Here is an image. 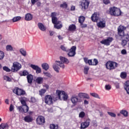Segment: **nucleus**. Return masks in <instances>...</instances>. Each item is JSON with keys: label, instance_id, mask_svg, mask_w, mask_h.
Here are the masks:
<instances>
[{"label": "nucleus", "instance_id": "1", "mask_svg": "<svg viewBox=\"0 0 129 129\" xmlns=\"http://www.w3.org/2000/svg\"><path fill=\"white\" fill-rule=\"evenodd\" d=\"M60 61H55L54 64L53 65V68L56 72L57 73H59V70H60V68L62 69H64L65 68V65L64 64V63L65 64H69V60H68L67 58L63 56L60 57ZM58 66H59L60 68H59Z\"/></svg>", "mask_w": 129, "mask_h": 129}, {"label": "nucleus", "instance_id": "2", "mask_svg": "<svg viewBox=\"0 0 129 129\" xmlns=\"http://www.w3.org/2000/svg\"><path fill=\"white\" fill-rule=\"evenodd\" d=\"M109 14L111 16H114V17H118L121 15V11L120 9L115 7H111L109 9Z\"/></svg>", "mask_w": 129, "mask_h": 129}, {"label": "nucleus", "instance_id": "3", "mask_svg": "<svg viewBox=\"0 0 129 129\" xmlns=\"http://www.w3.org/2000/svg\"><path fill=\"white\" fill-rule=\"evenodd\" d=\"M107 70H113L117 67V63L111 61H107L105 64Z\"/></svg>", "mask_w": 129, "mask_h": 129}, {"label": "nucleus", "instance_id": "4", "mask_svg": "<svg viewBox=\"0 0 129 129\" xmlns=\"http://www.w3.org/2000/svg\"><path fill=\"white\" fill-rule=\"evenodd\" d=\"M52 23L54 24V27L55 29H57V30H59L63 27L61 22L58 21L57 17H53V18H52Z\"/></svg>", "mask_w": 129, "mask_h": 129}, {"label": "nucleus", "instance_id": "5", "mask_svg": "<svg viewBox=\"0 0 129 129\" xmlns=\"http://www.w3.org/2000/svg\"><path fill=\"white\" fill-rule=\"evenodd\" d=\"M80 4L82 11H86L89 7L90 2L88 0H82Z\"/></svg>", "mask_w": 129, "mask_h": 129}, {"label": "nucleus", "instance_id": "6", "mask_svg": "<svg viewBox=\"0 0 129 129\" xmlns=\"http://www.w3.org/2000/svg\"><path fill=\"white\" fill-rule=\"evenodd\" d=\"M22 68V64L18 62H15L13 64L11 71L12 72H18Z\"/></svg>", "mask_w": 129, "mask_h": 129}, {"label": "nucleus", "instance_id": "7", "mask_svg": "<svg viewBox=\"0 0 129 129\" xmlns=\"http://www.w3.org/2000/svg\"><path fill=\"white\" fill-rule=\"evenodd\" d=\"M121 45L122 47H124V46H126V44H127V41H129V35L125 34V35L121 36Z\"/></svg>", "mask_w": 129, "mask_h": 129}, {"label": "nucleus", "instance_id": "8", "mask_svg": "<svg viewBox=\"0 0 129 129\" xmlns=\"http://www.w3.org/2000/svg\"><path fill=\"white\" fill-rule=\"evenodd\" d=\"M68 55L69 57H74L76 55V46H73L71 49H69Z\"/></svg>", "mask_w": 129, "mask_h": 129}, {"label": "nucleus", "instance_id": "9", "mask_svg": "<svg viewBox=\"0 0 129 129\" xmlns=\"http://www.w3.org/2000/svg\"><path fill=\"white\" fill-rule=\"evenodd\" d=\"M26 101H28V99L26 97L21 98L20 99V102L21 104L22 105L21 106H24V108H26L27 110H24L25 112L28 111L29 110V106L27 105V103H26Z\"/></svg>", "mask_w": 129, "mask_h": 129}, {"label": "nucleus", "instance_id": "10", "mask_svg": "<svg viewBox=\"0 0 129 129\" xmlns=\"http://www.w3.org/2000/svg\"><path fill=\"white\" fill-rule=\"evenodd\" d=\"M56 94L60 96L61 100L63 99V100H67L68 98V96L67 95V94H66V93H65L63 91H61L59 90H56Z\"/></svg>", "mask_w": 129, "mask_h": 129}, {"label": "nucleus", "instance_id": "11", "mask_svg": "<svg viewBox=\"0 0 129 129\" xmlns=\"http://www.w3.org/2000/svg\"><path fill=\"white\" fill-rule=\"evenodd\" d=\"M71 101H72L74 105H76V104H77V102H82V99L78 98L77 96L74 95L72 96L71 98Z\"/></svg>", "mask_w": 129, "mask_h": 129}, {"label": "nucleus", "instance_id": "12", "mask_svg": "<svg viewBox=\"0 0 129 129\" xmlns=\"http://www.w3.org/2000/svg\"><path fill=\"white\" fill-rule=\"evenodd\" d=\"M45 102L49 105L53 104V97L50 95H47L44 98Z\"/></svg>", "mask_w": 129, "mask_h": 129}, {"label": "nucleus", "instance_id": "13", "mask_svg": "<svg viewBox=\"0 0 129 129\" xmlns=\"http://www.w3.org/2000/svg\"><path fill=\"white\" fill-rule=\"evenodd\" d=\"M125 29H126V27L120 25L117 28L118 35H119V36L120 37L125 36V35H124V30H125Z\"/></svg>", "mask_w": 129, "mask_h": 129}, {"label": "nucleus", "instance_id": "14", "mask_svg": "<svg viewBox=\"0 0 129 129\" xmlns=\"http://www.w3.org/2000/svg\"><path fill=\"white\" fill-rule=\"evenodd\" d=\"M112 41H113V38H112V37H108L107 39L101 41L100 43L101 44H103L105 46H109Z\"/></svg>", "mask_w": 129, "mask_h": 129}, {"label": "nucleus", "instance_id": "15", "mask_svg": "<svg viewBox=\"0 0 129 129\" xmlns=\"http://www.w3.org/2000/svg\"><path fill=\"white\" fill-rule=\"evenodd\" d=\"M13 92L14 93H15V94H17V95H24V94H26V92H25L24 90H22L19 88H16L14 89L13 90Z\"/></svg>", "mask_w": 129, "mask_h": 129}, {"label": "nucleus", "instance_id": "16", "mask_svg": "<svg viewBox=\"0 0 129 129\" xmlns=\"http://www.w3.org/2000/svg\"><path fill=\"white\" fill-rule=\"evenodd\" d=\"M31 68H32L33 70L36 71V74H40L42 72V69L39 66H37L36 64H31L30 65Z\"/></svg>", "mask_w": 129, "mask_h": 129}, {"label": "nucleus", "instance_id": "17", "mask_svg": "<svg viewBox=\"0 0 129 129\" xmlns=\"http://www.w3.org/2000/svg\"><path fill=\"white\" fill-rule=\"evenodd\" d=\"M90 124V120H86L85 122L81 123V129L87 128Z\"/></svg>", "mask_w": 129, "mask_h": 129}, {"label": "nucleus", "instance_id": "18", "mask_svg": "<svg viewBox=\"0 0 129 129\" xmlns=\"http://www.w3.org/2000/svg\"><path fill=\"white\" fill-rule=\"evenodd\" d=\"M36 122L37 124L45 123V118L42 116H38L36 119Z\"/></svg>", "mask_w": 129, "mask_h": 129}, {"label": "nucleus", "instance_id": "19", "mask_svg": "<svg viewBox=\"0 0 129 129\" xmlns=\"http://www.w3.org/2000/svg\"><path fill=\"white\" fill-rule=\"evenodd\" d=\"M17 108V110L19 111L20 113H27L29 111V110H27L26 112H25L24 110H27V108H25L24 106H18L16 107Z\"/></svg>", "mask_w": 129, "mask_h": 129}, {"label": "nucleus", "instance_id": "20", "mask_svg": "<svg viewBox=\"0 0 129 129\" xmlns=\"http://www.w3.org/2000/svg\"><path fill=\"white\" fill-rule=\"evenodd\" d=\"M99 19V14L97 13H94L91 17V20L93 22H97Z\"/></svg>", "mask_w": 129, "mask_h": 129}, {"label": "nucleus", "instance_id": "21", "mask_svg": "<svg viewBox=\"0 0 129 129\" xmlns=\"http://www.w3.org/2000/svg\"><path fill=\"white\" fill-rule=\"evenodd\" d=\"M60 99V100H62V98H61V96L58 95L57 94V91H56V94L55 95H54L52 96V101H57V100Z\"/></svg>", "mask_w": 129, "mask_h": 129}, {"label": "nucleus", "instance_id": "22", "mask_svg": "<svg viewBox=\"0 0 129 129\" xmlns=\"http://www.w3.org/2000/svg\"><path fill=\"white\" fill-rule=\"evenodd\" d=\"M25 21H32L33 20V15L30 13H27L25 15Z\"/></svg>", "mask_w": 129, "mask_h": 129}, {"label": "nucleus", "instance_id": "23", "mask_svg": "<svg viewBox=\"0 0 129 129\" xmlns=\"http://www.w3.org/2000/svg\"><path fill=\"white\" fill-rule=\"evenodd\" d=\"M24 120L26 122H32L33 121V117L30 115L26 116L24 117Z\"/></svg>", "mask_w": 129, "mask_h": 129}, {"label": "nucleus", "instance_id": "24", "mask_svg": "<svg viewBox=\"0 0 129 129\" xmlns=\"http://www.w3.org/2000/svg\"><path fill=\"white\" fill-rule=\"evenodd\" d=\"M9 126L8 123H2L0 124V129H9Z\"/></svg>", "mask_w": 129, "mask_h": 129}, {"label": "nucleus", "instance_id": "25", "mask_svg": "<svg viewBox=\"0 0 129 129\" xmlns=\"http://www.w3.org/2000/svg\"><path fill=\"white\" fill-rule=\"evenodd\" d=\"M38 26L39 29H40L41 31H42V32H44V31H46V30L45 26H44L41 23H38Z\"/></svg>", "mask_w": 129, "mask_h": 129}, {"label": "nucleus", "instance_id": "26", "mask_svg": "<svg viewBox=\"0 0 129 129\" xmlns=\"http://www.w3.org/2000/svg\"><path fill=\"white\" fill-rule=\"evenodd\" d=\"M19 74L20 76H27V75H29V72L28 71H21L19 72Z\"/></svg>", "mask_w": 129, "mask_h": 129}, {"label": "nucleus", "instance_id": "27", "mask_svg": "<svg viewBox=\"0 0 129 129\" xmlns=\"http://www.w3.org/2000/svg\"><path fill=\"white\" fill-rule=\"evenodd\" d=\"M60 48L62 51H63V52H66L67 53L69 52V49L64 45H60Z\"/></svg>", "mask_w": 129, "mask_h": 129}, {"label": "nucleus", "instance_id": "28", "mask_svg": "<svg viewBox=\"0 0 129 129\" xmlns=\"http://www.w3.org/2000/svg\"><path fill=\"white\" fill-rule=\"evenodd\" d=\"M27 81L28 83H32L33 82V75L29 74L27 76Z\"/></svg>", "mask_w": 129, "mask_h": 129}, {"label": "nucleus", "instance_id": "29", "mask_svg": "<svg viewBox=\"0 0 129 129\" xmlns=\"http://www.w3.org/2000/svg\"><path fill=\"white\" fill-rule=\"evenodd\" d=\"M43 81L44 79L41 77H39L36 79V81L38 84H42Z\"/></svg>", "mask_w": 129, "mask_h": 129}, {"label": "nucleus", "instance_id": "30", "mask_svg": "<svg viewBox=\"0 0 129 129\" xmlns=\"http://www.w3.org/2000/svg\"><path fill=\"white\" fill-rule=\"evenodd\" d=\"M19 52L21 53L22 56H24V57H26V56H27V51H26V49L24 48H21L19 50Z\"/></svg>", "mask_w": 129, "mask_h": 129}, {"label": "nucleus", "instance_id": "31", "mask_svg": "<svg viewBox=\"0 0 129 129\" xmlns=\"http://www.w3.org/2000/svg\"><path fill=\"white\" fill-rule=\"evenodd\" d=\"M97 25L99 28H104L105 27V22L104 21H100Z\"/></svg>", "mask_w": 129, "mask_h": 129}, {"label": "nucleus", "instance_id": "32", "mask_svg": "<svg viewBox=\"0 0 129 129\" xmlns=\"http://www.w3.org/2000/svg\"><path fill=\"white\" fill-rule=\"evenodd\" d=\"M42 69L45 71H47L49 69V64L47 63H42L41 65Z\"/></svg>", "mask_w": 129, "mask_h": 129}, {"label": "nucleus", "instance_id": "33", "mask_svg": "<svg viewBox=\"0 0 129 129\" xmlns=\"http://www.w3.org/2000/svg\"><path fill=\"white\" fill-rule=\"evenodd\" d=\"M6 50L8 52H13L14 51V48L11 45H8L6 46Z\"/></svg>", "mask_w": 129, "mask_h": 129}, {"label": "nucleus", "instance_id": "34", "mask_svg": "<svg viewBox=\"0 0 129 129\" xmlns=\"http://www.w3.org/2000/svg\"><path fill=\"white\" fill-rule=\"evenodd\" d=\"M76 30V26L74 24H72L69 27V31H75Z\"/></svg>", "mask_w": 129, "mask_h": 129}, {"label": "nucleus", "instance_id": "35", "mask_svg": "<svg viewBox=\"0 0 129 129\" xmlns=\"http://www.w3.org/2000/svg\"><path fill=\"white\" fill-rule=\"evenodd\" d=\"M85 115H86L85 112L81 111L79 114V117L80 118H84V117H85Z\"/></svg>", "mask_w": 129, "mask_h": 129}, {"label": "nucleus", "instance_id": "36", "mask_svg": "<svg viewBox=\"0 0 129 129\" xmlns=\"http://www.w3.org/2000/svg\"><path fill=\"white\" fill-rule=\"evenodd\" d=\"M120 113H121V114H123V115L125 117H126V116H127V115L128 114V113L127 112V111L126 110H121L120 111Z\"/></svg>", "mask_w": 129, "mask_h": 129}, {"label": "nucleus", "instance_id": "37", "mask_svg": "<svg viewBox=\"0 0 129 129\" xmlns=\"http://www.w3.org/2000/svg\"><path fill=\"white\" fill-rule=\"evenodd\" d=\"M85 21V17L84 16H81L79 18V22L80 24H83L84 21Z\"/></svg>", "mask_w": 129, "mask_h": 129}, {"label": "nucleus", "instance_id": "38", "mask_svg": "<svg viewBox=\"0 0 129 129\" xmlns=\"http://www.w3.org/2000/svg\"><path fill=\"white\" fill-rule=\"evenodd\" d=\"M90 95L93 96V97H95V98H98L99 99H100V97H99V95L97 94L96 93H91Z\"/></svg>", "mask_w": 129, "mask_h": 129}, {"label": "nucleus", "instance_id": "39", "mask_svg": "<svg viewBox=\"0 0 129 129\" xmlns=\"http://www.w3.org/2000/svg\"><path fill=\"white\" fill-rule=\"evenodd\" d=\"M4 58H5V52L0 50V60H4Z\"/></svg>", "mask_w": 129, "mask_h": 129}, {"label": "nucleus", "instance_id": "40", "mask_svg": "<svg viewBox=\"0 0 129 129\" xmlns=\"http://www.w3.org/2000/svg\"><path fill=\"white\" fill-rule=\"evenodd\" d=\"M44 76L47 77V78H51L52 75L48 72H43Z\"/></svg>", "mask_w": 129, "mask_h": 129}, {"label": "nucleus", "instance_id": "41", "mask_svg": "<svg viewBox=\"0 0 129 129\" xmlns=\"http://www.w3.org/2000/svg\"><path fill=\"white\" fill-rule=\"evenodd\" d=\"M20 20H21V17L17 16V17H14L13 19H12V21L15 23L16 22H18V21H20Z\"/></svg>", "mask_w": 129, "mask_h": 129}, {"label": "nucleus", "instance_id": "42", "mask_svg": "<svg viewBox=\"0 0 129 129\" xmlns=\"http://www.w3.org/2000/svg\"><path fill=\"white\" fill-rule=\"evenodd\" d=\"M89 71V67L85 66L84 70V74H88V71Z\"/></svg>", "mask_w": 129, "mask_h": 129}, {"label": "nucleus", "instance_id": "43", "mask_svg": "<svg viewBox=\"0 0 129 129\" xmlns=\"http://www.w3.org/2000/svg\"><path fill=\"white\" fill-rule=\"evenodd\" d=\"M46 93V90L45 89H42L40 90H39V94L40 95H43V94H45Z\"/></svg>", "mask_w": 129, "mask_h": 129}, {"label": "nucleus", "instance_id": "44", "mask_svg": "<svg viewBox=\"0 0 129 129\" xmlns=\"http://www.w3.org/2000/svg\"><path fill=\"white\" fill-rule=\"evenodd\" d=\"M3 78L4 80H6V81H8L9 82H10V81H12V79H11L8 76H5Z\"/></svg>", "mask_w": 129, "mask_h": 129}, {"label": "nucleus", "instance_id": "45", "mask_svg": "<svg viewBox=\"0 0 129 129\" xmlns=\"http://www.w3.org/2000/svg\"><path fill=\"white\" fill-rule=\"evenodd\" d=\"M9 110L11 112H12V111H14V110H15V106H14L12 104L10 106Z\"/></svg>", "mask_w": 129, "mask_h": 129}, {"label": "nucleus", "instance_id": "46", "mask_svg": "<svg viewBox=\"0 0 129 129\" xmlns=\"http://www.w3.org/2000/svg\"><path fill=\"white\" fill-rule=\"evenodd\" d=\"M124 89H126V88H129V81H127L124 83Z\"/></svg>", "mask_w": 129, "mask_h": 129}, {"label": "nucleus", "instance_id": "47", "mask_svg": "<svg viewBox=\"0 0 129 129\" xmlns=\"http://www.w3.org/2000/svg\"><path fill=\"white\" fill-rule=\"evenodd\" d=\"M50 128L51 129H57V128H58V126H56L55 124H51L50 125Z\"/></svg>", "mask_w": 129, "mask_h": 129}, {"label": "nucleus", "instance_id": "48", "mask_svg": "<svg viewBox=\"0 0 129 129\" xmlns=\"http://www.w3.org/2000/svg\"><path fill=\"white\" fill-rule=\"evenodd\" d=\"M120 77L123 79L125 78L126 77V73L122 72L120 74Z\"/></svg>", "mask_w": 129, "mask_h": 129}, {"label": "nucleus", "instance_id": "49", "mask_svg": "<svg viewBox=\"0 0 129 129\" xmlns=\"http://www.w3.org/2000/svg\"><path fill=\"white\" fill-rule=\"evenodd\" d=\"M67 4L66 3H63L60 5V8H63V9H67Z\"/></svg>", "mask_w": 129, "mask_h": 129}, {"label": "nucleus", "instance_id": "50", "mask_svg": "<svg viewBox=\"0 0 129 129\" xmlns=\"http://www.w3.org/2000/svg\"><path fill=\"white\" fill-rule=\"evenodd\" d=\"M3 70L6 71V72H11V69H10L8 67H3Z\"/></svg>", "mask_w": 129, "mask_h": 129}, {"label": "nucleus", "instance_id": "51", "mask_svg": "<svg viewBox=\"0 0 129 129\" xmlns=\"http://www.w3.org/2000/svg\"><path fill=\"white\" fill-rule=\"evenodd\" d=\"M108 114L110 115V116H112V117H115L116 116V115L114 113L108 112Z\"/></svg>", "mask_w": 129, "mask_h": 129}, {"label": "nucleus", "instance_id": "52", "mask_svg": "<svg viewBox=\"0 0 129 129\" xmlns=\"http://www.w3.org/2000/svg\"><path fill=\"white\" fill-rule=\"evenodd\" d=\"M105 88L106 90H110L111 89V86L109 85H106L105 86Z\"/></svg>", "mask_w": 129, "mask_h": 129}, {"label": "nucleus", "instance_id": "53", "mask_svg": "<svg viewBox=\"0 0 129 129\" xmlns=\"http://www.w3.org/2000/svg\"><path fill=\"white\" fill-rule=\"evenodd\" d=\"M98 64V60H97L96 59H94L93 61V65L96 66Z\"/></svg>", "mask_w": 129, "mask_h": 129}, {"label": "nucleus", "instance_id": "54", "mask_svg": "<svg viewBox=\"0 0 129 129\" xmlns=\"http://www.w3.org/2000/svg\"><path fill=\"white\" fill-rule=\"evenodd\" d=\"M78 96L80 98V99H81V98H84V93H79L78 94Z\"/></svg>", "mask_w": 129, "mask_h": 129}, {"label": "nucleus", "instance_id": "55", "mask_svg": "<svg viewBox=\"0 0 129 129\" xmlns=\"http://www.w3.org/2000/svg\"><path fill=\"white\" fill-rule=\"evenodd\" d=\"M83 98H86V99H89V98H90V97H89V95H88V94L84 93Z\"/></svg>", "mask_w": 129, "mask_h": 129}, {"label": "nucleus", "instance_id": "56", "mask_svg": "<svg viewBox=\"0 0 129 129\" xmlns=\"http://www.w3.org/2000/svg\"><path fill=\"white\" fill-rule=\"evenodd\" d=\"M121 54H122V55H126V50L125 49H122L121 51Z\"/></svg>", "mask_w": 129, "mask_h": 129}, {"label": "nucleus", "instance_id": "57", "mask_svg": "<svg viewBox=\"0 0 129 129\" xmlns=\"http://www.w3.org/2000/svg\"><path fill=\"white\" fill-rule=\"evenodd\" d=\"M103 3L105 5H108V4H110V1L109 0H103Z\"/></svg>", "mask_w": 129, "mask_h": 129}, {"label": "nucleus", "instance_id": "58", "mask_svg": "<svg viewBox=\"0 0 129 129\" xmlns=\"http://www.w3.org/2000/svg\"><path fill=\"white\" fill-rule=\"evenodd\" d=\"M56 15H57V13H56L55 12L52 13L51 15L52 19H53V18H56Z\"/></svg>", "mask_w": 129, "mask_h": 129}, {"label": "nucleus", "instance_id": "59", "mask_svg": "<svg viewBox=\"0 0 129 129\" xmlns=\"http://www.w3.org/2000/svg\"><path fill=\"white\" fill-rule=\"evenodd\" d=\"M81 28H84L87 27V25L83 23H81Z\"/></svg>", "mask_w": 129, "mask_h": 129}, {"label": "nucleus", "instance_id": "60", "mask_svg": "<svg viewBox=\"0 0 129 129\" xmlns=\"http://www.w3.org/2000/svg\"><path fill=\"white\" fill-rule=\"evenodd\" d=\"M84 60L86 64H88V61L89 60H88V58L85 57L84 58Z\"/></svg>", "mask_w": 129, "mask_h": 129}, {"label": "nucleus", "instance_id": "61", "mask_svg": "<svg viewBox=\"0 0 129 129\" xmlns=\"http://www.w3.org/2000/svg\"><path fill=\"white\" fill-rule=\"evenodd\" d=\"M88 64H89V65H93L92 60H91V59L89 60Z\"/></svg>", "mask_w": 129, "mask_h": 129}, {"label": "nucleus", "instance_id": "62", "mask_svg": "<svg viewBox=\"0 0 129 129\" xmlns=\"http://www.w3.org/2000/svg\"><path fill=\"white\" fill-rule=\"evenodd\" d=\"M31 102H36V98H34V97H32L31 99Z\"/></svg>", "mask_w": 129, "mask_h": 129}, {"label": "nucleus", "instance_id": "63", "mask_svg": "<svg viewBox=\"0 0 129 129\" xmlns=\"http://www.w3.org/2000/svg\"><path fill=\"white\" fill-rule=\"evenodd\" d=\"M38 1L39 0H31V4H32V5H35V4H36Z\"/></svg>", "mask_w": 129, "mask_h": 129}, {"label": "nucleus", "instance_id": "64", "mask_svg": "<svg viewBox=\"0 0 129 129\" xmlns=\"http://www.w3.org/2000/svg\"><path fill=\"white\" fill-rule=\"evenodd\" d=\"M84 104L85 105H87L89 104V102H88V101H87V100H84Z\"/></svg>", "mask_w": 129, "mask_h": 129}]
</instances>
